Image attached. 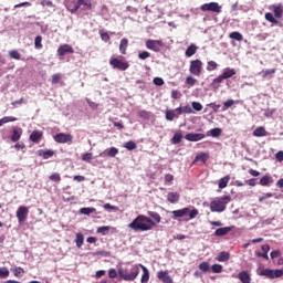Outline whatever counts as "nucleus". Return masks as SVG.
Returning <instances> with one entry per match:
<instances>
[{"label": "nucleus", "instance_id": "f257e3e1", "mask_svg": "<svg viewBox=\"0 0 283 283\" xmlns=\"http://www.w3.org/2000/svg\"><path fill=\"white\" fill-rule=\"evenodd\" d=\"M156 227V222L151 220V218L139 214L129 224L128 229H132V231L138 232V231H151Z\"/></svg>", "mask_w": 283, "mask_h": 283}, {"label": "nucleus", "instance_id": "f03ea898", "mask_svg": "<svg viewBox=\"0 0 283 283\" xmlns=\"http://www.w3.org/2000/svg\"><path fill=\"white\" fill-rule=\"evenodd\" d=\"M231 202V196H223L221 198H217L210 202V211L212 213H222L227 211V205Z\"/></svg>", "mask_w": 283, "mask_h": 283}, {"label": "nucleus", "instance_id": "7ed1b4c3", "mask_svg": "<svg viewBox=\"0 0 283 283\" xmlns=\"http://www.w3.org/2000/svg\"><path fill=\"white\" fill-rule=\"evenodd\" d=\"M117 273L118 276L124 280V282H134V280L138 277L140 270L137 265H134L130 270L118 268Z\"/></svg>", "mask_w": 283, "mask_h": 283}, {"label": "nucleus", "instance_id": "20e7f679", "mask_svg": "<svg viewBox=\"0 0 283 283\" xmlns=\"http://www.w3.org/2000/svg\"><path fill=\"white\" fill-rule=\"evenodd\" d=\"M174 220L178 218H185V216H189V220H193V218L198 217V209L193 208L190 210L189 208H184L179 210H174L172 212Z\"/></svg>", "mask_w": 283, "mask_h": 283}, {"label": "nucleus", "instance_id": "39448f33", "mask_svg": "<svg viewBox=\"0 0 283 283\" xmlns=\"http://www.w3.org/2000/svg\"><path fill=\"white\" fill-rule=\"evenodd\" d=\"M258 275L266 277L268 280H275L282 277L283 270L262 269L258 272Z\"/></svg>", "mask_w": 283, "mask_h": 283}, {"label": "nucleus", "instance_id": "423d86ee", "mask_svg": "<svg viewBox=\"0 0 283 283\" xmlns=\"http://www.w3.org/2000/svg\"><path fill=\"white\" fill-rule=\"evenodd\" d=\"M109 65L113 70H118L119 72H125V70H129V62L123 61L118 57H111Z\"/></svg>", "mask_w": 283, "mask_h": 283}, {"label": "nucleus", "instance_id": "0eeeda50", "mask_svg": "<svg viewBox=\"0 0 283 283\" xmlns=\"http://www.w3.org/2000/svg\"><path fill=\"white\" fill-rule=\"evenodd\" d=\"M200 10L202 12H216L217 14H220V12H222V7H220L218 2H209L202 4Z\"/></svg>", "mask_w": 283, "mask_h": 283}, {"label": "nucleus", "instance_id": "6e6552de", "mask_svg": "<svg viewBox=\"0 0 283 283\" xmlns=\"http://www.w3.org/2000/svg\"><path fill=\"white\" fill-rule=\"evenodd\" d=\"M189 72L193 76H200V74H202V61H200V60H192L190 62Z\"/></svg>", "mask_w": 283, "mask_h": 283}, {"label": "nucleus", "instance_id": "1a4fd4ad", "mask_svg": "<svg viewBox=\"0 0 283 283\" xmlns=\"http://www.w3.org/2000/svg\"><path fill=\"white\" fill-rule=\"evenodd\" d=\"M55 143H60L61 145H65V143H72L74 140V137L72 134H65V133H57L54 135Z\"/></svg>", "mask_w": 283, "mask_h": 283}, {"label": "nucleus", "instance_id": "9d476101", "mask_svg": "<svg viewBox=\"0 0 283 283\" xmlns=\"http://www.w3.org/2000/svg\"><path fill=\"white\" fill-rule=\"evenodd\" d=\"M185 138L189 143H198L199 140H205V138H207V135L202 133H188L185 135Z\"/></svg>", "mask_w": 283, "mask_h": 283}, {"label": "nucleus", "instance_id": "9b49d317", "mask_svg": "<svg viewBox=\"0 0 283 283\" xmlns=\"http://www.w3.org/2000/svg\"><path fill=\"white\" fill-rule=\"evenodd\" d=\"M146 48H147V50H153V52H160V48H163V41L147 40Z\"/></svg>", "mask_w": 283, "mask_h": 283}, {"label": "nucleus", "instance_id": "f8f14e48", "mask_svg": "<svg viewBox=\"0 0 283 283\" xmlns=\"http://www.w3.org/2000/svg\"><path fill=\"white\" fill-rule=\"evenodd\" d=\"M28 213H30V210L25 206H21L17 210V218L18 222H25L28 220Z\"/></svg>", "mask_w": 283, "mask_h": 283}, {"label": "nucleus", "instance_id": "ddd939ff", "mask_svg": "<svg viewBox=\"0 0 283 283\" xmlns=\"http://www.w3.org/2000/svg\"><path fill=\"white\" fill-rule=\"evenodd\" d=\"M65 54H74V48L70 44H62L57 49L59 56H65Z\"/></svg>", "mask_w": 283, "mask_h": 283}, {"label": "nucleus", "instance_id": "4468645a", "mask_svg": "<svg viewBox=\"0 0 283 283\" xmlns=\"http://www.w3.org/2000/svg\"><path fill=\"white\" fill-rule=\"evenodd\" d=\"M29 140L31 143H34L35 145H39L41 143V140H43V132L33 130L29 137Z\"/></svg>", "mask_w": 283, "mask_h": 283}, {"label": "nucleus", "instance_id": "2eb2a0df", "mask_svg": "<svg viewBox=\"0 0 283 283\" xmlns=\"http://www.w3.org/2000/svg\"><path fill=\"white\" fill-rule=\"evenodd\" d=\"M235 229V227L231 226V227H223V228H218L214 231V235L217 238H222L223 235H229V233H231V231Z\"/></svg>", "mask_w": 283, "mask_h": 283}, {"label": "nucleus", "instance_id": "dca6fc26", "mask_svg": "<svg viewBox=\"0 0 283 283\" xmlns=\"http://www.w3.org/2000/svg\"><path fill=\"white\" fill-rule=\"evenodd\" d=\"M158 280H161L164 283H174V279L169 275L168 271H159L157 273Z\"/></svg>", "mask_w": 283, "mask_h": 283}, {"label": "nucleus", "instance_id": "f3484780", "mask_svg": "<svg viewBox=\"0 0 283 283\" xmlns=\"http://www.w3.org/2000/svg\"><path fill=\"white\" fill-rule=\"evenodd\" d=\"M262 252H256V258H263V260H269V251H271V245L263 244L261 247Z\"/></svg>", "mask_w": 283, "mask_h": 283}, {"label": "nucleus", "instance_id": "a211bd4d", "mask_svg": "<svg viewBox=\"0 0 283 283\" xmlns=\"http://www.w3.org/2000/svg\"><path fill=\"white\" fill-rule=\"evenodd\" d=\"M137 269H142L143 270V275H142V283H147L149 282V270L147 269V266L143 265V264H137Z\"/></svg>", "mask_w": 283, "mask_h": 283}, {"label": "nucleus", "instance_id": "6ab92c4d", "mask_svg": "<svg viewBox=\"0 0 283 283\" xmlns=\"http://www.w3.org/2000/svg\"><path fill=\"white\" fill-rule=\"evenodd\" d=\"M252 135L255 136V138H262L264 136H269V132H266V128H264V126H260L253 130Z\"/></svg>", "mask_w": 283, "mask_h": 283}, {"label": "nucleus", "instance_id": "aec40b11", "mask_svg": "<svg viewBox=\"0 0 283 283\" xmlns=\"http://www.w3.org/2000/svg\"><path fill=\"white\" fill-rule=\"evenodd\" d=\"M237 277L241 283H251V274L247 271L239 272Z\"/></svg>", "mask_w": 283, "mask_h": 283}, {"label": "nucleus", "instance_id": "412c9836", "mask_svg": "<svg viewBox=\"0 0 283 283\" xmlns=\"http://www.w3.org/2000/svg\"><path fill=\"white\" fill-rule=\"evenodd\" d=\"M209 160V154L208 153H200L196 156L195 160L192 161V165H196V163H201L205 165Z\"/></svg>", "mask_w": 283, "mask_h": 283}, {"label": "nucleus", "instance_id": "4be33fe9", "mask_svg": "<svg viewBox=\"0 0 283 283\" xmlns=\"http://www.w3.org/2000/svg\"><path fill=\"white\" fill-rule=\"evenodd\" d=\"M206 136H211L212 138H220V136H222V128H212L206 133Z\"/></svg>", "mask_w": 283, "mask_h": 283}, {"label": "nucleus", "instance_id": "5701e85b", "mask_svg": "<svg viewBox=\"0 0 283 283\" xmlns=\"http://www.w3.org/2000/svg\"><path fill=\"white\" fill-rule=\"evenodd\" d=\"M261 187H269L270 185H273V177L271 175H265L261 177L260 182Z\"/></svg>", "mask_w": 283, "mask_h": 283}, {"label": "nucleus", "instance_id": "b1692460", "mask_svg": "<svg viewBox=\"0 0 283 283\" xmlns=\"http://www.w3.org/2000/svg\"><path fill=\"white\" fill-rule=\"evenodd\" d=\"M67 9L72 14H75V12H78V10H81V7L78 6V1L72 0L71 2H69Z\"/></svg>", "mask_w": 283, "mask_h": 283}, {"label": "nucleus", "instance_id": "393cba45", "mask_svg": "<svg viewBox=\"0 0 283 283\" xmlns=\"http://www.w3.org/2000/svg\"><path fill=\"white\" fill-rule=\"evenodd\" d=\"M167 200L170 202V205H176L178 200H180V193L178 192H168Z\"/></svg>", "mask_w": 283, "mask_h": 283}, {"label": "nucleus", "instance_id": "a878e982", "mask_svg": "<svg viewBox=\"0 0 283 283\" xmlns=\"http://www.w3.org/2000/svg\"><path fill=\"white\" fill-rule=\"evenodd\" d=\"M129 46V40L127 38H123L119 43V52L120 54H127V48Z\"/></svg>", "mask_w": 283, "mask_h": 283}, {"label": "nucleus", "instance_id": "bb28decb", "mask_svg": "<svg viewBox=\"0 0 283 283\" xmlns=\"http://www.w3.org/2000/svg\"><path fill=\"white\" fill-rule=\"evenodd\" d=\"M22 134H23V130L21 128L13 129V133L11 135L12 143H19V140H21Z\"/></svg>", "mask_w": 283, "mask_h": 283}, {"label": "nucleus", "instance_id": "cd10ccee", "mask_svg": "<svg viewBox=\"0 0 283 283\" xmlns=\"http://www.w3.org/2000/svg\"><path fill=\"white\" fill-rule=\"evenodd\" d=\"M237 72L234 69L231 67H226L221 74V76L227 80V78H232V76H235Z\"/></svg>", "mask_w": 283, "mask_h": 283}, {"label": "nucleus", "instance_id": "c85d7f7f", "mask_svg": "<svg viewBox=\"0 0 283 283\" xmlns=\"http://www.w3.org/2000/svg\"><path fill=\"white\" fill-rule=\"evenodd\" d=\"M77 4L82 10H92V0H77Z\"/></svg>", "mask_w": 283, "mask_h": 283}, {"label": "nucleus", "instance_id": "c756f323", "mask_svg": "<svg viewBox=\"0 0 283 283\" xmlns=\"http://www.w3.org/2000/svg\"><path fill=\"white\" fill-rule=\"evenodd\" d=\"M38 156H41V158H43L44 160H48L49 158H52V156H54V150L40 149L38 151Z\"/></svg>", "mask_w": 283, "mask_h": 283}, {"label": "nucleus", "instance_id": "7c9ffc66", "mask_svg": "<svg viewBox=\"0 0 283 283\" xmlns=\"http://www.w3.org/2000/svg\"><path fill=\"white\" fill-rule=\"evenodd\" d=\"M231 180V176H224L223 178H221L219 180V189H227V187H229V181Z\"/></svg>", "mask_w": 283, "mask_h": 283}, {"label": "nucleus", "instance_id": "2f4dec72", "mask_svg": "<svg viewBox=\"0 0 283 283\" xmlns=\"http://www.w3.org/2000/svg\"><path fill=\"white\" fill-rule=\"evenodd\" d=\"M196 52H198V45H196V44H190V45L187 48L185 54H186V56L189 59V57L193 56V54H196Z\"/></svg>", "mask_w": 283, "mask_h": 283}, {"label": "nucleus", "instance_id": "473e14b6", "mask_svg": "<svg viewBox=\"0 0 283 283\" xmlns=\"http://www.w3.org/2000/svg\"><path fill=\"white\" fill-rule=\"evenodd\" d=\"M75 244L77 249H83V244H85V237L83 235V233L76 234Z\"/></svg>", "mask_w": 283, "mask_h": 283}, {"label": "nucleus", "instance_id": "72a5a7b5", "mask_svg": "<svg viewBox=\"0 0 283 283\" xmlns=\"http://www.w3.org/2000/svg\"><path fill=\"white\" fill-rule=\"evenodd\" d=\"M229 39H232L233 41H243L244 36L242 35V33L233 31L229 34Z\"/></svg>", "mask_w": 283, "mask_h": 283}, {"label": "nucleus", "instance_id": "f704fd0d", "mask_svg": "<svg viewBox=\"0 0 283 283\" xmlns=\"http://www.w3.org/2000/svg\"><path fill=\"white\" fill-rule=\"evenodd\" d=\"M42 41H43V36H41V35H36L35 36V40H34V48H35V50H43Z\"/></svg>", "mask_w": 283, "mask_h": 283}, {"label": "nucleus", "instance_id": "c9c22d12", "mask_svg": "<svg viewBox=\"0 0 283 283\" xmlns=\"http://www.w3.org/2000/svg\"><path fill=\"white\" fill-rule=\"evenodd\" d=\"M165 116L166 120H174V118H178V115H176V111L174 109H167Z\"/></svg>", "mask_w": 283, "mask_h": 283}, {"label": "nucleus", "instance_id": "e433bc0d", "mask_svg": "<svg viewBox=\"0 0 283 283\" xmlns=\"http://www.w3.org/2000/svg\"><path fill=\"white\" fill-rule=\"evenodd\" d=\"M265 19H266L270 23H273V25H280V21H277V20L275 19V17L273 15V13H271V12L265 13Z\"/></svg>", "mask_w": 283, "mask_h": 283}, {"label": "nucleus", "instance_id": "4c0bfd02", "mask_svg": "<svg viewBox=\"0 0 283 283\" xmlns=\"http://www.w3.org/2000/svg\"><path fill=\"white\" fill-rule=\"evenodd\" d=\"M137 116L139 117V118H143V120H149V118H151V113H149V112H147V111H139L138 113H137Z\"/></svg>", "mask_w": 283, "mask_h": 283}, {"label": "nucleus", "instance_id": "58836bf2", "mask_svg": "<svg viewBox=\"0 0 283 283\" xmlns=\"http://www.w3.org/2000/svg\"><path fill=\"white\" fill-rule=\"evenodd\" d=\"M148 216H149V218H153V220H155V222H157V224H160V221L163 220V218L160 217V214L158 212L148 211Z\"/></svg>", "mask_w": 283, "mask_h": 283}, {"label": "nucleus", "instance_id": "ea45409f", "mask_svg": "<svg viewBox=\"0 0 283 283\" xmlns=\"http://www.w3.org/2000/svg\"><path fill=\"white\" fill-rule=\"evenodd\" d=\"M230 255L229 252H220L219 255L217 256L218 262H227L229 260Z\"/></svg>", "mask_w": 283, "mask_h": 283}, {"label": "nucleus", "instance_id": "a19ab883", "mask_svg": "<svg viewBox=\"0 0 283 283\" xmlns=\"http://www.w3.org/2000/svg\"><path fill=\"white\" fill-rule=\"evenodd\" d=\"M118 154V148L116 147H111L108 150H106V156H108V158H116Z\"/></svg>", "mask_w": 283, "mask_h": 283}, {"label": "nucleus", "instance_id": "79ce46f5", "mask_svg": "<svg viewBox=\"0 0 283 283\" xmlns=\"http://www.w3.org/2000/svg\"><path fill=\"white\" fill-rule=\"evenodd\" d=\"M222 81H224V78L222 77V75H219L218 77H216L211 85L214 90H218V87H220V83H222Z\"/></svg>", "mask_w": 283, "mask_h": 283}, {"label": "nucleus", "instance_id": "37998d69", "mask_svg": "<svg viewBox=\"0 0 283 283\" xmlns=\"http://www.w3.org/2000/svg\"><path fill=\"white\" fill-rule=\"evenodd\" d=\"M80 213L83 216H90L91 213H96V208H82Z\"/></svg>", "mask_w": 283, "mask_h": 283}, {"label": "nucleus", "instance_id": "c03bdc74", "mask_svg": "<svg viewBox=\"0 0 283 283\" xmlns=\"http://www.w3.org/2000/svg\"><path fill=\"white\" fill-rule=\"evenodd\" d=\"M214 70H218V63L216 61H209L207 72H213Z\"/></svg>", "mask_w": 283, "mask_h": 283}, {"label": "nucleus", "instance_id": "a18cd8bd", "mask_svg": "<svg viewBox=\"0 0 283 283\" xmlns=\"http://www.w3.org/2000/svg\"><path fill=\"white\" fill-rule=\"evenodd\" d=\"M233 105H235V101L233 99L226 101L222 106V112H227V109H229V107H233Z\"/></svg>", "mask_w": 283, "mask_h": 283}, {"label": "nucleus", "instance_id": "49530a36", "mask_svg": "<svg viewBox=\"0 0 283 283\" xmlns=\"http://www.w3.org/2000/svg\"><path fill=\"white\" fill-rule=\"evenodd\" d=\"M112 227L109 226H103L97 228L96 233H102V235H107V231H109Z\"/></svg>", "mask_w": 283, "mask_h": 283}, {"label": "nucleus", "instance_id": "de8ad7c7", "mask_svg": "<svg viewBox=\"0 0 283 283\" xmlns=\"http://www.w3.org/2000/svg\"><path fill=\"white\" fill-rule=\"evenodd\" d=\"M174 145H180L182 143V134L176 133L172 137Z\"/></svg>", "mask_w": 283, "mask_h": 283}, {"label": "nucleus", "instance_id": "09e8293b", "mask_svg": "<svg viewBox=\"0 0 283 283\" xmlns=\"http://www.w3.org/2000/svg\"><path fill=\"white\" fill-rule=\"evenodd\" d=\"M273 12L276 19H282L283 10L280 6L274 7Z\"/></svg>", "mask_w": 283, "mask_h": 283}, {"label": "nucleus", "instance_id": "8fccbe9b", "mask_svg": "<svg viewBox=\"0 0 283 283\" xmlns=\"http://www.w3.org/2000/svg\"><path fill=\"white\" fill-rule=\"evenodd\" d=\"M276 70L275 69H270V70H265L262 71V78H266V76H273V74H275Z\"/></svg>", "mask_w": 283, "mask_h": 283}, {"label": "nucleus", "instance_id": "3c124183", "mask_svg": "<svg viewBox=\"0 0 283 283\" xmlns=\"http://www.w3.org/2000/svg\"><path fill=\"white\" fill-rule=\"evenodd\" d=\"M9 56H10L11 59H14L15 61L21 60V53H19V51H17V50L10 51V52H9Z\"/></svg>", "mask_w": 283, "mask_h": 283}, {"label": "nucleus", "instance_id": "603ef678", "mask_svg": "<svg viewBox=\"0 0 283 283\" xmlns=\"http://www.w3.org/2000/svg\"><path fill=\"white\" fill-rule=\"evenodd\" d=\"M49 180L52 182H60L61 181V174L59 172H53L50 177Z\"/></svg>", "mask_w": 283, "mask_h": 283}, {"label": "nucleus", "instance_id": "864d4df0", "mask_svg": "<svg viewBox=\"0 0 283 283\" xmlns=\"http://www.w3.org/2000/svg\"><path fill=\"white\" fill-rule=\"evenodd\" d=\"M124 147H125L126 149H128V151H134V149H136L137 145L135 144V142L129 140V142H127V143L124 145Z\"/></svg>", "mask_w": 283, "mask_h": 283}, {"label": "nucleus", "instance_id": "5fc2aeb1", "mask_svg": "<svg viewBox=\"0 0 283 283\" xmlns=\"http://www.w3.org/2000/svg\"><path fill=\"white\" fill-rule=\"evenodd\" d=\"M199 269L203 273H208V271L211 269V266L209 265V262H202L199 264Z\"/></svg>", "mask_w": 283, "mask_h": 283}, {"label": "nucleus", "instance_id": "6e6d98bb", "mask_svg": "<svg viewBox=\"0 0 283 283\" xmlns=\"http://www.w3.org/2000/svg\"><path fill=\"white\" fill-rule=\"evenodd\" d=\"M0 277H10V270L8 268H0Z\"/></svg>", "mask_w": 283, "mask_h": 283}, {"label": "nucleus", "instance_id": "4d7b16f0", "mask_svg": "<svg viewBox=\"0 0 283 283\" xmlns=\"http://www.w3.org/2000/svg\"><path fill=\"white\" fill-rule=\"evenodd\" d=\"M164 182L165 185H171V182H174V175L171 174H166L164 177Z\"/></svg>", "mask_w": 283, "mask_h": 283}, {"label": "nucleus", "instance_id": "13d9d810", "mask_svg": "<svg viewBox=\"0 0 283 283\" xmlns=\"http://www.w3.org/2000/svg\"><path fill=\"white\" fill-rule=\"evenodd\" d=\"M149 56H151V53H149L148 51H143L138 53V59H140V61H145L149 59Z\"/></svg>", "mask_w": 283, "mask_h": 283}, {"label": "nucleus", "instance_id": "bf43d9fd", "mask_svg": "<svg viewBox=\"0 0 283 283\" xmlns=\"http://www.w3.org/2000/svg\"><path fill=\"white\" fill-rule=\"evenodd\" d=\"M181 109L184 114H196V112H193V108H191V106L189 105L181 106Z\"/></svg>", "mask_w": 283, "mask_h": 283}, {"label": "nucleus", "instance_id": "052dcab7", "mask_svg": "<svg viewBox=\"0 0 283 283\" xmlns=\"http://www.w3.org/2000/svg\"><path fill=\"white\" fill-rule=\"evenodd\" d=\"M14 276L15 277H21V275H23V273H25V270H23V268H15L13 270Z\"/></svg>", "mask_w": 283, "mask_h": 283}, {"label": "nucleus", "instance_id": "680f3d73", "mask_svg": "<svg viewBox=\"0 0 283 283\" xmlns=\"http://www.w3.org/2000/svg\"><path fill=\"white\" fill-rule=\"evenodd\" d=\"M61 77H62L61 73L53 74L52 81H51L52 85H56L59 83V81H61Z\"/></svg>", "mask_w": 283, "mask_h": 283}, {"label": "nucleus", "instance_id": "e2e57ef3", "mask_svg": "<svg viewBox=\"0 0 283 283\" xmlns=\"http://www.w3.org/2000/svg\"><path fill=\"white\" fill-rule=\"evenodd\" d=\"M191 105L195 112H202V104H200L199 102H192Z\"/></svg>", "mask_w": 283, "mask_h": 283}, {"label": "nucleus", "instance_id": "0e129e2a", "mask_svg": "<svg viewBox=\"0 0 283 283\" xmlns=\"http://www.w3.org/2000/svg\"><path fill=\"white\" fill-rule=\"evenodd\" d=\"M186 83H187V85L193 86V85H196L198 83V80H196L193 76H188L186 78Z\"/></svg>", "mask_w": 283, "mask_h": 283}, {"label": "nucleus", "instance_id": "69168bd1", "mask_svg": "<svg viewBox=\"0 0 283 283\" xmlns=\"http://www.w3.org/2000/svg\"><path fill=\"white\" fill-rule=\"evenodd\" d=\"M92 158H93L92 153H86L82 156V160H84V163H92Z\"/></svg>", "mask_w": 283, "mask_h": 283}, {"label": "nucleus", "instance_id": "338daca9", "mask_svg": "<svg viewBox=\"0 0 283 283\" xmlns=\"http://www.w3.org/2000/svg\"><path fill=\"white\" fill-rule=\"evenodd\" d=\"M211 269H212L213 273H222V265L221 264H213Z\"/></svg>", "mask_w": 283, "mask_h": 283}, {"label": "nucleus", "instance_id": "774afa93", "mask_svg": "<svg viewBox=\"0 0 283 283\" xmlns=\"http://www.w3.org/2000/svg\"><path fill=\"white\" fill-rule=\"evenodd\" d=\"M277 163H283V150H280L275 154Z\"/></svg>", "mask_w": 283, "mask_h": 283}]
</instances>
